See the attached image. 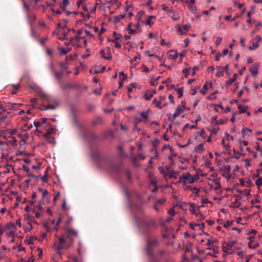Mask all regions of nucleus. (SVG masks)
<instances>
[{"instance_id": "34", "label": "nucleus", "mask_w": 262, "mask_h": 262, "mask_svg": "<svg viewBox=\"0 0 262 262\" xmlns=\"http://www.w3.org/2000/svg\"><path fill=\"white\" fill-rule=\"evenodd\" d=\"M190 208L189 209V211L193 214L195 213V205L194 203H191L190 204Z\"/></svg>"}, {"instance_id": "17", "label": "nucleus", "mask_w": 262, "mask_h": 262, "mask_svg": "<svg viewBox=\"0 0 262 262\" xmlns=\"http://www.w3.org/2000/svg\"><path fill=\"white\" fill-rule=\"evenodd\" d=\"M194 150L198 154L202 153L204 151L203 144L201 143L199 145L195 146Z\"/></svg>"}, {"instance_id": "39", "label": "nucleus", "mask_w": 262, "mask_h": 262, "mask_svg": "<svg viewBox=\"0 0 262 262\" xmlns=\"http://www.w3.org/2000/svg\"><path fill=\"white\" fill-rule=\"evenodd\" d=\"M69 3V0H62V3L61 7L63 9H66V7L68 6Z\"/></svg>"}, {"instance_id": "64", "label": "nucleus", "mask_w": 262, "mask_h": 262, "mask_svg": "<svg viewBox=\"0 0 262 262\" xmlns=\"http://www.w3.org/2000/svg\"><path fill=\"white\" fill-rule=\"evenodd\" d=\"M234 4L235 6H236L238 8L241 9L243 6V4H237L236 1L234 2Z\"/></svg>"}, {"instance_id": "4", "label": "nucleus", "mask_w": 262, "mask_h": 262, "mask_svg": "<svg viewBox=\"0 0 262 262\" xmlns=\"http://www.w3.org/2000/svg\"><path fill=\"white\" fill-rule=\"evenodd\" d=\"M113 38H108V40L114 43L116 48H120L121 47V45L120 44V41L122 39V36L121 34L114 32L113 33Z\"/></svg>"}, {"instance_id": "47", "label": "nucleus", "mask_w": 262, "mask_h": 262, "mask_svg": "<svg viewBox=\"0 0 262 262\" xmlns=\"http://www.w3.org/2000/svg\"><path fill=\"white\" fill-rule=\"evenodd\" d=\"M47 233H45V232H43L42 233L40 236V238H39V240L41 241H43L45 239H46L47 238Z\"/></svg>"}, {"instance_id": "25", "label": "nucleus", "mask_w": 262, "mask_h": 262, "mask_svg": "<svg viewBox=\"0 0 262 262\" xmlns=\"http://www.w3.org/2000/svg\"><path fill=\"white\" fill-rule=\"evenodd\" d=\"M79 14L85 20L89 19L90 17V12H88V13L80 12Z\"/></svg>"}, {"instance_id": "32", "label": "nucleus", "mask_w": 262, "mask_h": 262, "mask_svg": "<svg viewBox=\"0 0 262 262\" xmlns=\"http://www.w3.org/2000/svg\"><path fill=\"white\" fill-rule=\"evenodd\" d=\"M219 130H220V128L219 127L214 128L210 129L211 136H215V135H216L217 134V133H218Z\"/></svg>"}, {"instance_id": "18", "label": "nucleus", "mask_w": 262, "mask_h": 262, "mask_svg": "<svg viewBox=\"0 0 262 262\" xmlns=\"http://www.w3.org/2000/svg\"><path fill=\"white\" fill-rule=\"evenodd\" d=\"M59 242L60 245H56V244L54 245V248L57 249L59 251L63 248L62 245L65 243L66 241L63 238H59Z\"/></svg>"}, {"instance_id": "26", "label": "nucleus", "mask_w": 262, "mask_h": 262, "mask_svg": "<svg viewBox=\"0 0 262 262\" xmlns=\"http://www.w3.org/2000/svg\"><path fill=\"white\" fill-rule=\"evenodd\" d=\"M70 64V63H69L67 60L64 62H61L60 63V66L62 70H64L68 69V65Z\"/></svg>"}, {"instance_id": "2", "label": "nucleus", "mask_w": 262, "mask_h": 262, "mask_svg": "<svg viewBox=\"0 0 262 262\" xmlns=\"http://www.w3.org/2000/svg\"><path fill=\"white\" fill-rule=\"evenodd\" d=\"M199 179V174L198 173L192 176L189 172H186L183 173V174L180 176L179 183H183L184 185H186L187 183L192 184Z\"/></svg>"}, {"instance_id": "40", "label": "nucleus", "mask_w": 262, "mask_h": 262, "mask_svg": "<svg viewBox=\"0 0 262 262\" xmlns=\"http://www.w3.org/2000/svg\"><path fill=\"white\" fill-rule=\"evenodd\" d=\"M179 115L178 114H177V113L176 112H175V113L172 115H171V116H169L168 117V119L171 121H174L175 120V119L176 118V117L177 116H178Z\"/></svg>"}, {"instance_id": "59", "label": "nucleus", "mask_w": 262, "mask_h": 262, "mask_svg": "<svg viewBox=\"0 0 262 262\" xmlns=\"http://www.w3.org/2000/svg\"><path fill=\"white\" fill-rule=\"evenodd\" d=\"M168 98L170 100V102L171 103H174V99H173V97L172 96V95H169L168 96Z\"/></svg>"}, {"instance_id": "38", "label": "nucleus", "mask_w": 262, "mask_h": 262, "mask_svg": "<svg viewBox=\"0 0 262 262\" xmlns=\"http://www.w3.org/2000/svg\"><path fill=\"white\" fill-rule=\"evenodd\" d=\"M149 110L146 112H142L140 113V115L143 117L144 119H147L148 116V112Z\"/></svg>"}, {"instance_id": "45", "label": "nucleus", "mask_w": 262, "mask_h": 262, "mask_svg": "<svg viewBox=\"0 0 262 262\" xmlns=\"http://www.w3.org/2000/svg\"><path fill=\"white\" fill-rule=\"evenodd\" d=\"M31 35L32 37L35 38H37L38 37L37 33H36L35 30L33 28L31 29Z\"/></svg>"}, {"instance_id": "20", "label": "nucleus", "mask_w": 262, "mask_h": 262, "mask_svg": "<svg viewBox=\"0 0 262 262\" xmlns=\"http://www.w3.org/2000/svg\"><path fill=\"white\" fill-rule=\"evenodd\" d=\"M153 103L155 104L156 107L159 108L160 109H161L163 106L167 105V103H165L164 105H162L161 100H158L156 99H155L153 100Z\"/></svg>"}, {"instance_id": "7", "label": "nucleus", "mask_w": 262, "mask_h": 262, "mask_svg": "<svg viewBox=\"0 0 262 262\" xmlns=\"http://www.w3.org/2000/svg\"><path fill=\"white\" fill-rule=\"evenodd\" d=\"M191 27L190 24H185L181 26H177L176 27L177 28L179 33L181 35L186 34Z\"/></svg>"}, {"instance_id": "5", "label": "nucleus", "mask_w": 262, "mask_h": 262, "mask_svg": "<svg viewBox=\"0 0 262 262\" xmlns=\"http://www.w3.org/2000/svg\"><path fill=\"white\" fill-rule=\"evenodd\" d=\"M37 131L42 134V136L48 139L49 135V124L36 125Z\"/></svg>"}, {"instance_id": "33", "label": "nucleus", "mask_w": 262, "mask_h": 262, "mask_svg": "<svg viewBox=\"0 0 262 262\" xmlns=\"http://www.w3.org/2000/svg\"><path fill=\"white\" fill-rule=\"evenodd\" d=\"M61 222V219L60 218H58L56 221L53 220L52 223L53 224L55 225V230L56 231L58 230V229L57 228V225L59 224V223Z\"/></svg>"}, {"instance_id": "28", "label": "nucleus", "mask_w": 262, "mask_h": 262, "mask_svg": "<svg viewBox=\"0 0 262 262\" xmlns=\"http://www.w3.org/2000/svg\"><path fill=\"white\" fill-rule=\"evenodd\" d=\"M233 224V221L228 220L224 224V227L227 228L228 229L230 228Z\"/></svg>"}, {"instance_id": "31", "label": "nucleus", "mask_w": 262, "mask_h": 262, "mask_svg": "<svg viewBox=\"0 0 262 262\" xmlns=\"http://www.w3.org/2000/svg\"><path fill=\"white\" fill-rule=\"evenodd\" d=\"M176 112L180 115L182 113L184 112V108L182 106L179 105L176 110Z\"/></svg>"}, {"instance_id": "36", "label": "nucleus", "mask_w": 262, "mask_h": 262, "mask_svg": "<svg viewBox=\"0 0 262 262\" xmlns=\"http://www.w3.org/2000/svg\"><path fill=\"white\" fill-rule=\"evenodd\" d=\"M63 36H64V37H63L64 39H66L67 40H69V41L68 42L65 43L66 45H70V44L72 43V42L74 40V38H70L69 39L67 38V34L66 33H64Z\"/></svg>"}, {"instance_id": "1", "label": "nucleus", "mask_w": 262, "mask_h": 262, "mask_svg": "<svg viewBox=\"0 0 262 262\" xmlns=\"http://www.w3.org/2000/svg\"><path fill=\"white\" fill-rule=\"evenodd\" d=\"M37 195L40 199L38 202V209H44L46 208V212L49 213V207L48 205L49 204V194L47 189L39 187L37 189Z\"/></svg>"}, {"instance_id": "10", "label": "nucleus", "mask_w": 262, "mask_h": 262, "mask_svg": "<svg viewBox=\"0 0 262 262\" xmlns=\"http://www.w3.org/2000/svg\"><path fill=\"white\" fill-rule=\"evenodd\" d=\"M58 50L59 52L60 55L61 56L64 55L70 52L72 50V48L69 47H58Z\"/></svg>"}, {"instance_id": "21", "label": "nucleus", "mask_w": 262, "mask_h": 262, "mask_svg": "<svg viewBox=\"0 0 262 262\" xmlns=\"http://www.w3.org/2000/svg\"><path fill=\"white\" fill-rule=\"evenodd\" d=\"M216 75L219 77H222L224 75L223 68L221 66L217 67V72Z\"/></svg>"}, {"instance_id": "55", "label": "nucleus", "mask_w": 262, "mask_h": 262, "mask_svg": "<svg viewBox=\"0 0 262 262\" xmlns=\"http://www.w3.org/2000/svg\"><path fill=\"white\" fill-rule=\"evenodd\" d=\"M105 67H103L101 68L100 70L95 71V73H99L104 72L105 71Z\"/></svg>"}, {"instance_id": "14", "label": "nucleus", "mask_w": 262, "mask_h": 262, "mask_svg": "<svg viewBox=\"0 0 262 262\" xmlns=\"http://www.w3.org/2000/svg\"><path fill=\"white\" fill-rule=\"evenodd\" d=\"M34 124L35 126H36V125H41L42 126V124H49V122L47 118H42L38 121L34 122Z\"/></svg>"}, {"instance_id": "24", "label": "nucleus", "mask_w": 262, "mask_h": 262, "mask_svg": "<svg viewBox=\"0 0 262 262\" xmlns=\"http://www.w3.org/2000/svg\"><path fill=\"white\" fill-rule=\"evenodd\" d=\"M153 96V93L151 91H147L145 94V99L146 100H149Z\"/></svg>"}, {"instance_id": "62", "label": "nucleus", "mask_w": 262, "mask_h": 262, "mask_svg": "<svg viewBox=\"0 0 262 262\" xmlns=\"http://www.w3.org/2000/svg\"><path fill=\"white\" fill-rule=\"evenodd\" d=\"M39 95L42 98H46L47 97V95L43 93L42 91L40 92L39 93Z\"/></svg>"}, {"instance_id": "15", "label": "nucleus", "mask_w": 262, "mask_h": 262, "mask_svg": "<svg viewBox=\"0 0 262 262\" xmlns=\"http://www.w3.org/2000/svg\"><path fill=\"white\" fill-rule=\"evenodd\" d=\"M156 18L155 16L150 15L148 16L147 18L145 21L144 24L146 25L151 26L154 24L153 20L155 19Z\"/></svg>"}, {"instance_id": "6", "label": "nucleus", "mask_w": 262, "mask_h": 262, "mask_svg": "<svg viewBox=\"0 0 262 262\" xmlns=\"http://www.w3.org/2000/svg\"><path fill=\"white\" fill-rule=\"evenodd\" d=\"M220 171L222 172L223 177L226 178L227 180L231 179L230 175L231 167L229 165H224L220 168Z\"/></svg>"}, {"instance_id": "8", "label": "nucleus", "mask_w": 262, "mask_h": 262, "mask_svg": "<svg viewBox=\"0 0 262 262\" xmlns=\"http://www.w3.org/2000/svg\"><path fill=\"white\" fill-rule=\"evenodd\" d=\"M83 34V29H80L78 31L76 35L74 37H73L74 38V40L75 39L77 41H80L81 39H84L85 37V36Z\"/></svg>"}, {"instance_id": "57", "label": "nucleus", "mask_w": 262, "mask_h": 262, "mask_svg": "<svg viewBox=\"0 0 262 262\" xmlns=\"http://www.w3.org/2000/svg\"><path fill=\"white\" fill-rule=\"evenodd\" d=\"M39 26L40 27H46V26H47L45 22L43 21H39Z\"/></svg>"}, {"instance_id": "22", "label": "nucleus", "mask_w": 262, "mask_h": 262, "mask_svg": "<svg viewBox=\"0 0 262 262\" xmlns=\"http://www.w3.org/2000/svg\"><path fill=\"white\" fill-rule=\"evenodd\" d=\"M168 173H169V177L171 178L176 179L177 178V177L178 176V173L173 170H170L168 172Z\"/></svg>"}, {"instance_id": "23", "label": "nucleus", "mask_w": 262, "mask_h": 262, "mask_svg": "<svg viewBox=\"0 0 262 262\" xmlns=\"http://www.w3.org/2000/svg\"><path fill=\"white\" fill-rule=\"evenodd\" d=\"M251 43H252V45L249 47V50H253L258 48L259 46V43H258V42H255L254 40L253 39L251 40Z\"/></svg>"}, {"instance_id": "61", "label": "nucleus", "mask_w": 262, "mask_h": 262, "mask_svg": "<svg viewBox=\"0 0 262 262\" xmlns=\"http://www.w3.org/2000/svg\"><path fill=\"white\" fill-rule=\"evenodd\" d=\"M189 226L192 229L195 230V227H197V224H194L191 223H189Z\"/></svg>"}, {"instance_id": "27", "label": "nucleus", "mask_w": 262, "mask_h": 262, "mask_svg": "<svg viewBox=\"0 0 262 262\" xmlns=\"http://www.w3.org/2000/svg\"><path fill=\"white\" fill-rule=\"evenodd\" d=\"M208 89V84L206 82L203 86V89L200 90V92L203 95H205L207 93V90Z\"/></svg>"}, {"instance_id": "52", "label": "nucleus", "mask_w": 262, "mask_h": 262, "mask_svg": "<svg viewBox=\"0 0 262 262\" xmlns=\"http://www.w3.org/2000/svg\"><path fill=\"white\" fill-rule=\"evenodd\" d=\"M83 33H84L88 36L92 37L93 35L90 32V31L87 30H83Z\"/></svg>"}, {"instance_id": "13", "label": "nucleus", "mask_w": 262, "mask_h": 262, "mask_svg": "<svg viewBox=\"0 0 262 262\" xmlns=\"http://www.w3.org/2000/svg\"><path fill=\"white\" fill-rule=\"evenodd\" d=\"M59 104L58 101L55 98H50V110L54 109Z\"/></svg>"}, {"instance_id": "60", "label": "nucleus", "mask_w": 262, "mask_h": 262, "mask_svg": "<svg viewBox=\"0 0 262 262\" xmlns=\"http://www.w3.org/2000/svg\"><path fill=\"white\" fill-rule=\"evenodd\" d=\"M159 172L162 173V174H164V173H165V172H164V167H162V166H160L159 167Z\"/></svg>"}, {"instance_id": "49", "label": "nucleus", "mask_w": 262, "mask_h": 262, "mask_svg": "<svg viewBox=\"0 0 262 262\" xmlns=\"http://www.w3.org/2000/svg\"><path fill=\"white\" fill-rule=\"evenodd\" d=\"M144 53H145V55H146L147 56H149V57H152V56L157 57V55H156L153 54H151L150 51H148V50L145 51L144 52Z\"/></svg>"}, {"instance_id": "30", "label": "nucleus", "mask_w": 262, "mask_h": 262, "mask_svg": "<svg viewBox=\"0 0 262 262\" xmlns=\"http://www.w3.org/2000/svg\"><path fill=\"white\" fill-rule=\"evenodd\" d=\"M52 72L56 79H59L62 74L61 72H57L54 70H52Z\"/></svg>"}, {"instance_id": "44", "label": "nucleus", "mask_w": 262, "mask_h": 262, "mask_svg": "<svg viewBox=\"0 0 262 262\" xmlns=\"http://www.w3.org/2000/svg\"><path fill=\"white\" fill-rule=\"evenodd\" d=\"M119 77L122 79V80H124L126 79L127 76L124 74V72H121L119 73Z\"/></svg>"}, {"instance_id": "12", "label": "nucleus", "mask_w": 262, "mask_h": 262, "mask_svg": "<svg viewBox=\"0 0 262 262\" xmlns=\"http://www.w3.org/2000/svg\"><path fill=\"white\" fill-rule=\"evenodd\" d=\"M249 70L253 76H256L258 73V64H254L250 68Z\"/></svg>"}, {"instance_id": "29", "label": "nucleus", "mask_w": 262, "mask_h": 262, "mask_svg": "<svg viewBox=\"0 0 262 262\" xmlns=\"http://www.w3.org/2000/svg\"><path fill=\"white\" fill-rule=\"evenodd\" d=\"M176 91H177V94H178V97L179 98H181L183 96V88H179L177 89H176Z\"/></svg>"}, {"instance_id": "54", "label": "nucleus", "mask_w": 262, "mask_h": 262, "mask_svg": "<svg viewBox=\"0 0 262 262\" xmlns=\"http://www.w3.org/2000/svg\"><path fill=\"white\" fill-rule=\"evenodd\" d=\"M197 227H199L200 229H201L202 230H203L205 227V225L204 223L198 224Z\"/></svg>"}, {"instance_id": "16", "label": "nucleus", "mask_w": 262, "mask_h": 262, "mask_svg": "<svg viewBox=\"0 0 262 262\" xmlns=\"http://www.w3.org/2000/svg\"><path fill=\"white\" fill-rule=\"evenodd\" d=\"M77 53H74L72 54L69 55V56H67L66 58V60L69 63L70 61H72L76 60L77 59Z\"/></svg>"}, {"instance_id": "46", "label": "nucleus", "mask_w": 262, "mask_h": 262, "mask_svg": "<svg viewBox=\"0 0 262 262\" xmlns=\"http://www.w3.org/2000/svg\"><path fill=\"white\" fill-rule=\"evenodd\" d=\"M192 259L194 261H197L198 262H202V259L199 257L198 256H193L192 257Z\"/></svg>"}, {"instance_id": "37", "label": "nucleus", "mask_w": 262, "mask_h": 262, "mask_svg": "<svg viewBox=\"0 0 262 262\" xmlns=\"http://www.w3.org/2000/svg\"><path fill=\"white\" fill-rule=\"evenodd\" d=\"M252 130L248 128H244L242 129V133L243 136L247 135L248 133H251Z\"/></svg>"}, {"instance_id": "48", "label": "nucleus", "mask_w": 262, "mask_h": 262, "mask_svg": "<svg viewBox=\"0 0 262 262\" xmlns=\"http://www.w3.org/2000/svg\"><path fill=\"white\" fill-rule=\"evenodd\" d=\"M235 81V78H230L228 80L226 81V83L229 85H231L232 83H233Z\"/></svg>"}, {"instance_id": "42", "label": "nucleus", "mask_w": 262, "mask_h": 262, "mask_svg": "<svg viewBox=\"0 0 262 262\" xmlns=\"http://www.w3.org/2000/svg\"><path fill=\"white\" fill-rule=\"evenodd\" d=\"M222 41V38L221 37H216L215 39V45L216 46H219L221 44V42Z\"/></svg>"}, {"instance_id": "19", "label": "nucleus", "mask_w": 262, "mask_h": 262, "mask_svg": "<svg viewBox=\"0 0 262 262\" xmlns=\"http://www.w3.org/2000/svg\"><path fill=\"white\" fill-rule=\"evenodd\" d=\"M248 108L249 107L247 105L245 106L242 104H238V109L239 113H245Z\"/></svg>"}, {"instance_id": "35", "label": "nucleus", "mask_w": 262, "mask_h": 262, "mask_svg": "<svg viewBox=\"0 0 262 262\" xmlns=\"http://www.w3.org/2000/svg\"><path fill=\"white\" fill-rule=\"evenodd\" d=\"M204 165V166L206 168L210 167L212 165V162L211 161L206 159Z\"/></svg>"}, {"instance_id": "51", "label": "nucleus", "mask_w": 262, "mask_h": 262, "mask_svg": "<svg viewBox=\"0 0 262 262\" xmlns=\"http://www.w3.org/2000/svg\"><path fill=\"white\" fill-rule=\"evenodd\" d=\"M41 179L42 182H47L48 178L47 174L44 175L43 176H42L41 178Z\"/></svg>"}, {"instance_id": "43", "label": "nucleus", "mask_w": 262, "mask_h": 262, "mask_svg": "<svg viewBox=\"0 0 262 262\" xmlns=\"http://www.w3.org/2000/svg\"><path fill=\"white\" fill-rule=\"evenodd\" d=\"M255 184L258 187L262 186V177L256 180Z\"/></svg>"}, {"instance_id": "58", "label": "nucleus", "mask_w": 262, "mask_h": 262, "mask_svg": "<svg viewBox=\"0 0 262 262\" xmlns=\"http://www.w3.org/2000/svg\"><path fill=\"white\" fill-rule=\"evenodd\" d=\"M213 252L214 253H217L219 252V247L217 246H214L212 248Z\"/></svg>"}, {"instance_id": "63", "label": "nucleus", "mask_w": 262, "mask_h": 262, "mask_svg": "<svg viewBox=\"0 0 262 262\" xmlns=\"http://www.w3.org/2000/svg\"><path fill=\"white\" fill-rule=\"evenodd\" d=\"M60 195V192H58L56 195L54 196L53 198V201L55 202L58 199V196Z\"/></svg>"}, {"instance_id": "3", "label": "nucleus", "mask_w": 262, "mask_h": 262, "mask_svg": "<svg viewBox=\"0 0 262 262\" xmlns=\"http://www.w3.org/2000/svg\"><path fill=\"white\" fill-rule=\"evenodd\" d=\"M207 180V185L210 189L219 190L221 188L220 178L217 177V173H213Z\"/></svg>"}, {"instance_id": "56", "label": "nucleus", "mask_w": 262, "mask_h": 262, "mask_svg": "<svg viewBox=\"0 0 262 262\" xmlns=\"http://www.w3.org/2000/svg\"><path fill=\"white\" fill-rule=\"evenodd\" d=\"M48 39V37H45L40 40V43L41 45L42 46H45V42Z\"/></svg>"}, {"instance_id": "41", "label": "nucleus", "mask_w": 262, "mask_h": 262, "mask_svg": "<svg viewBox=\"0 0 262 262\" xmlns=\"http://www.w3.org/2000/svg\"><path fill=\"white\" fill-rule=\"evenodd\" d=\"M81 8L83 11H84L85 12H90L89 9L88 8L87 5L86 4H83L81 5Z\"/></svg>"}, {"instance_id": "50", "label": "nucleus", "mask_w": 262, "mask_h": 262, "mask_svg": "<svg viewBox=\"0 0 262 262\" xmlns=\"http://www.w3.org/2000/svg\"><path fill=\"white\" fill-rule=\"evenodd\" d=\"M232 204L233 207L238 208L240 206L241 203L238 201H236L234 203H232Z\"/></svg>"}, {"instance_id": "53", "label": "nucleus", "mask_w": 262, "mask_h": 262, "mask_svg": "<svg viewBox=\"0 0 262 262\" xmlns=\"http://www.w3.org/2000/svg\"><path fill=\"white\" fill-rule=\"evenodd\" d=\"M168 213L171 215V216H174L176 214V212L174 210V209L173 208H171L169 211H168Z\"/></svg>"}, {"instance_id": "9", "label": "nucleus", "mask_w": 262, "mask_h": 262, "mask_svg": "<svg viewBox=\"0 0 262 262\" xmlns=\"http://www.w3.org/2000/svg\"><path fill=\"white\" fill-rule=\"evenodd\" d=\"M100 54L104 59L107 60H110L112 59V54L108 50L105 51L104 50H101L100 51Z\"/></svg>"}, {"instance_id": "11", "label": "nucleus", "mask_w": 262, "mask_h": 262, "mask_svg": "<svg viewBox=\"0 0 262 262\" xmlns=\"http://www.w3.org/2000/svg\"><path fill=\"white\" fill-rule=\"evenodd\" d=\"M167 54L168 58L171 60H176L178 56L177 52L174 50H170Z\"/></svg>"}]
</instances>
